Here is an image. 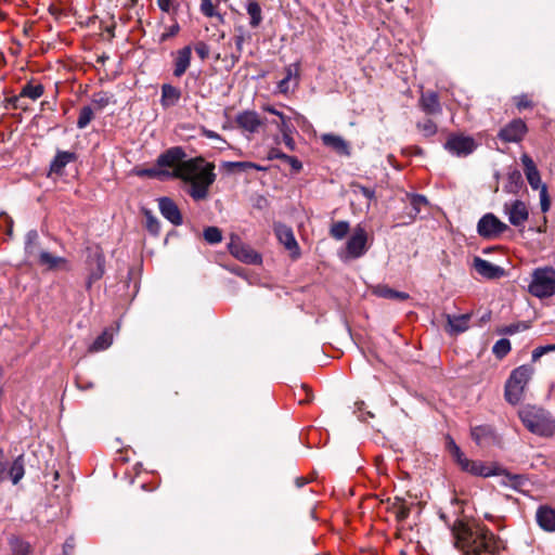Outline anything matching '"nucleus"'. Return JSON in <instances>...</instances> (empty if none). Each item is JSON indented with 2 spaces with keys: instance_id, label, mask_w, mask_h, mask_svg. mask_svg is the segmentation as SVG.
<instances>
[{
  "instance_id": "nucleus-1",
  "label": "nucleus",
  "mask_w": 555,
  "mask_h": 555,
  "mask_svg": "<svg viewBox=\"0 0 555 555\" xmlns=\"http://www.w3.org/2000/svg\"><path fill=\"white\" fill-rule=\"evenodd\" d=\"M455 546L466 555L493 554L499 548V539L485 526H467L456 520L452 527Z\"/></svg>"
},
{
  "instance_id": "nucleus-2",
  "label": "nucleus",
  "mask_w": 555,
  "mask_h": 555,
  "mask_svg": "<svg viewBox=\"0 0 555 555\" xmlns=\"http://www.w3.org/2000/svg\"><path fill=\"white\" fill-rule=\"evenodd\" d=\"M214 165L205 163L204 158L195 157L188 159L175 173L178 179L190 183L189 194L195 201L207 197L209 186L216 180Z\"/></svg>"
},
{
  "instance_id": "nucleus-3",
  "label": "nucleus",
  "mask_w": 555,
  "mask_h": 555,
  "mask_svg": "<svg viewBox=\"0 0 555 555\" xmlns=\"http://www.w3.org/2000/svg\"><path fill=\"white\" fill-rule=\"evenodd\" d=\"M533 367L524 364L512 371L505 384V399L511 404L520 402L524 391L533 375Z\"/></svg>"
},
{
  "instance_id": "nucleus-4",
  "label": "nucleus",
  "mask_w": 555,
  "mask_h": 555,
  "mask_svg": "<svg viewBox=\"0 0 555 555\" xmlns=\"http://www.w3.org/2000/svg\"><path fill=\"white\" fill-rule=\"evenodd\" d=\"M524 166L526 179L532 190H539L540 206L542 212L548 211L551 207V199L547 192V186L541 180L540 171L537 168L533 159L528 154H522L520 157Z\"/></svg>"
},
{
  "instance_id": "nucleus-5",
  "label": "nucleus",
  "mask_w": 555,
  "mask_h": 555,
  "mask_svg": "<svg viewBox=\"0 0 555 555\" xmlns=\"http://www.w3.org/2000/svg\"><path fill=\"white\" fill-rule=\"evenodd\" d=\"M528 291L538 298L553 296L555 294V270L548 267L535 269Z\"/></svg>"
},
{
  "instance_id": "nucleus-6",
  "label": "nucleus",
  "mask_w": 555,
  "mask_h": 555,
  "mask_svg": "<svg viewBox=\"0 0 555 555\" xmlns=\"http://www.w3.org/2000/svg\"><path fill=\"white\" fill-rule=\"evenodd\" d=\"M186 154L181 146H173L162 153L157 157V166L163 170L164 177L177 178L175 175L182 165L188 160Z\"/></svg>"
},
{
  "instance_id": "nucleus-7",
  "label": "nucleus",
  "mask_w": 555,
  "mask_h": 555,
  "mask_svg": "<svg viewBox=\"0 0 555 555\" xmlns=\"http://www.w3.org/2000/svg\"><path fill=\"white\" fill-rule=\"evenodd\" d=\"M506 230L508 225L492 212L483 215L477 223V233L487 240L498 238Z\"/></svg>"
},
{
  "instance_id": "nucleus-8",
  "label": "nucleus",
  "mask_w": 555,
  "mask_h": 555,
  "mask_svg": "<svg viewBox=\"0 0 555 555\" xmlns=\"http://www.w3.org/2000/svg\"><path fill=\"white\" fill-rule=\"evenodd\" d=\"M228 248L230 254L242 262L249 264L261 262V256L249 245L244 244L237 235H231Z\"/></svg>"
},
{
  "instance_id": "nucleus-9",
  "label": "nucleus",
  "mask_w": 555,
  "mask_h": 555,
  "mask_svg": "<svg viewBox=\"0 0 555 555\" xmlns=\"http://www.w3.org/2000/svg\"><path fill=\"white\" fill-rule=\"evenodd\" d=\"M477 147V143L472 137L463 134H452L444 143V149L457 157H466Z\"/></svg>"
},
{
  "instance_id": "nucleus-10",
  "label": "nucleus",
  "mask_w": 555,
  "mask_h": 555,
  "mask_svg": "<svg viewBox=\"0 0 555 555\" xmlns=\"http://www.w3.org/2000/svg\"><path fill=\"white\" fill-rule=\"evenodd\" d=\"M503 211L507 216L508 221L514 227H524L529 218L527 205L520 199L506 202Z\"/></svg>"
},
{
  "instance_id": "nucleus-11",
  "label": "nucleus",
  "mask_w": 555,
  "mask_h": 555,
  "mask_svg": "<svg viewBox=\"0 0 555 555\" xmlns=\"http://www.w3.org/2000/svg\"><path fill=\"white\" fill-rule=\"evenodd\" d=\"M367 234L365 229L358 224L347 241V254L350 258H360L366 251Z\"/></svg>"
},
{
  "instance_id": "nucleus-12",
  "label": "nucleus",
  "mask_w": 555,
  "mask_h": 555,
  "mask_svg": "<svg viewBox=\"0 0 555 555\" xmlns=\"http://www.w3.org/2000/svg\"><path fill=\"white\" fill-rule=\"evenodd\" d=\"M521 422L530 433L541 437H551L555 433L553 418H521Z\"/></svg>"
},
{
  "instance_id": "nucleus-13",
  "label": "nucleus",
  "mask_w": 555,
  "mask_h": 555,
  "mask_svg": "<svg viewBox=\"0 0 555 555\" xmlns=\"http://www.w3.org/2000/svg\"><path fill=\"white\" fill-rule=\"evenodd\" d=\"M527 132V126L521 119H514L503 127L498 137L504 142L517 143L522 140Z\"/></svg>"
},
{
  "instance_id": "nucleus-14",
  "label": "nucleus",
  "mask_w": 555,
  "mask_h": 555,
  "mask_svg": "<svg viewBox=\"0 0 555 555\" xmlns=\"http://www.w3.org/2000/svg\"><path fill=\"white\" fill-rule=\"evenodd\" d=\"M473 440L482 448L500 443V438L489 425L475 426L472 428Z\"/></svg>"
},
{
  "instance_id": "nucleus-15",
  "label": "nucleus",
  "mask_w": 555,
  "mask_h": 555,
  "mask_svg": "<svg viewBox=\"0 0 555 555\" xmlns=\"http://www.w3.org/2000/svg\"><path fill=\"white\" fill-rule=\"evenodd\" d=\"M235 120L240 128L249 133L257 132L264 125V119L255 111H244L237 114Z\"/></svg>"
},
{
  "instance_id": "nucleus-16",
  "label": "nucleus",
  "mask_w": 555,
  "mask_h": 555,
  "mask_svg": "<svg viewBox=\"0 0 555 555\" xmlns=\"http://www.w3.org/2000/svg\"><path fill=\"white\" fill-rule=\"evenodd\" d=\"M89 276L87 280V288H90L92 283L100 280L105 271V258L100 250H95L89 256Z\"/></svg>"
},
{
  "instance_id": "nucleus-17",
  "label": "nucleus",
  "mask_w": 555,
  "mask_h": 555,
  "mask_svg": "<svg viewBox=\"0 0 555 555\" xmlns=\"http://www.w3.org/2000/svg\"><path fill=\"white\" fill-rule=\"evenodd\" d=\"M473 267L481 276L489 280L500 279L505 274L504 268L493 264L480 257L474 258Z\"/></svg>"
},
{
  "instance_id": "nucleus-18",
  "label": "nucleus",
  "mask_w": 555,
  "mask_h": 555,
  "mask_svg": "<svg viewBox=\"0 0 555 555\" xmlns=\"http://www.w3.org/2000/svg\"><path fill=\"white\" fill-rule=\"evenodd\" d=\"M274 231L279 242L283 244L284 247L293 254V256H298L299 247L293 230L285 224L279 223L274 227Z\"/></svg>"
},
{
  "instance_id": "nucleus-19",
  "label": "nucleus",
  "mask_w": 555,
  "mask_h": 555,
  "mask_svg": "<svg viewBox=\"0 0 555 555\" xmlns=\"http://www.w3.org/2000/svg\"><path fill=\"white\" fill-rule=\"evenodd\" d=\"M158 207L164 218L170 221L173 225L182 224V215L176 203L169 197H162L158 201Z\"/></svg>"
},
{
  "instance_id": "nucleus-20",
  "label": "nucleus",
  "mask_w": 555,
  "mask_h": 555,
  "mask_svg": "<svg viewBox=\"0 0 555 555\" xmlns=\"http://www.w3.org/2000/svg\"><path fill=\"white\" fill-rule=\"evenodd\" d=\"M299 64H291L285 67V77L278 83L279 92L286 94L298 86Z\"/></svg>"
},
{
  "instance_id": "nucleus-21",
  "label": "nucleus",
  "mask_w": 555,
  "mask_h": 555,
  "mask_svg": "<svg viewBox=\"0 0 555 555\" xmlns=\"http://www.w3.org/2000/svg\"><path fill=\"white\" fill-rule=\"evenodd\" d=\"M446 319L448 322L447 332L450 335H459L468 330L472 314L470 313H464V314H459V315L447 314Z\"/></svg>"
},
{
  "instance_id": "nucleus-22",
  "label": "nucleus",
  "mask_w": 555,
  "mask_h": 555,
  "mask_svg": "<svg viewBox=\"0 0 555 555\" xmlns=\"http://www.w3.org/2000/svg\"><path fill=\"white\" fill-rule=\"evenodd\" d=\"M420 106L427 115H438L442 112L439 96L433 91L421 94Z\"/></svg>"
},
{
  "instance_id": "nucleus-23",
  "label": "nucleus",
  "mask_w": 555,
  "mask_h": 555,
  "mask_svg": "<svg viewBox=\"0 0 555 555\" xmlns=\"http://www.w3.org/2000/svg\"><path fill=\"white\" fill-rule=\"evenodd\" d=\"M538 525L545 531H555V509L543 505L540 506L535 514Z\"/></svg>"
},
{
  "instance_id": "nucleus-24",
  "label": "nucleus",
  "mask_w": 555,
  "mask_h": 555,
  "mask_svg": "<svg viewBox=\"0 0 555 555\" xmlns=\"http://www.w3.org/2000/svg\"><path fill=\"white\" fill-rule=\"evenodd\" d=\"M77 155L74 152L57 151L56 155L50 164V172L55 175H63L64 168L72 162H75Z\"/></svg>"
},
{
  "instance_id": "nucleus-25",
  "label": "nucleus",
  "mask_w": 555,
  "mask_h": 555,
  "mask_svg": "<svg viewBox=\"0 0 555 555\" xmlns=\"http://www.w3.org/2000/svg\"><path fill=\"white\" fill-rule=\"evenodd\" d=\"M323 144L331 147L340 155L348 156L350 154L349 144L340 135L333 133H324L321 135Z\"/></svg>"
},
{
  "instance_id": "nucleus-26",
  "label": "nucleus",
  "mask_w": 555,
  "mask_h": 555,
  "mask_svg": "<svg viewBox=\"0 0 555 555\" xmlns=\"http://www.w3.org/2000/svg\"><path fill=\"white\" fill-rule=\"evenodd\" d=\"M191 55L192 49L190 46H186L177 51L173 69V75L176 77H181L186 72L191 63Z\"/></svg>"
},
{
  "instance_id": "nucleus-27",
  "label": "nucleus",
  "mask_w": 555,
  "mask_h": 555,
  "mask_svg": "<svg viewBox=\"0 0 555 555\" xmlns=\"http://www.w3.org/2000/svg\"><path fill=\"white\" fill-rule=\"evenodd\" d=\"M38 258H39L38 259L39 263L49 270L66 268V266H67V260L65 258L54 256L46 250H41L38 254Z\"/></svg>"
},
{
  "instance_id": "nucleus-28",
  "label": "nucleus",
  "mask_w": 555,
  "mask_h": 555,
  "mask_svg": "<svg viewBox=\"0 0 555 555\" xmlns=\"http://www.w3.org/2000/svg\"><path fill=\"white\" fill-rule=\"evenodd\" d=\"M181 98V91L168 83L162 87V99L160 103L164 107L175 106Z\"/></svg>"
},
{
  "instance_id": "nucleus-29",
  "label": "nucleus",
  "mask_w": 555,
  "mask_h": 555,
  "mask_svg": "<svg viewBox=\"0 0 555 555\" xmlns=\"http://www.w3.org/2000/svg\"><path fill=\"white\" fill-rule=\"evenodd\" d=\"M43 92L44 87L41 83H33V81H29L22 88L18 96H16L13 101L17 102L22 98H28L33 101H36L42 96Z\"/></svg>"
},
{
  "instance_id": "nucleus-30",
  "label": "nucleus",
  "mask_w": 555,
  "mask_h": 555,
  "mask_svg": "<svg viewBox=\"0 0 555 555\" xmlns=\"http://www.w3.org/2000/svg\"><path fill=\"white\" fill-rule=\"evenodd\" d=\"M373 293L376 296L382 297V298L400 300V301H404L410 298V295L408 293L395 291V289L388 287L387 285H377L374 288Z\"/></svg>"
},
{
  "instance_id": "nucleus-31",
  "label": "nucleus",
  "mask_w": 555,
  "mask_h": 555,
  "mask_svg": "<svg viewBox=\"0 0 555 555\" xmlns=\"http://www.w3.org/2000/svg\"><path fill=\"white\" fill-rule=\"evenodd\" d=\"M389 511L396 516L397 520L399 521L405 520L410 515V506L403 499L399 496H396L393 501L389 504Z\"/></svg>"
},
{
  "instance_id": "nucleus-32",
  "label": "nucleus",
  "mask_w": 555,
  "mask_h": 555,
  "mask_svg": "<svg viewBox=\"0 0 555 555\" xmlns=\"http://www.w3.org/2000/svg\"><path fill=\"white\" fill-rule=\"evenodd\" d=\"M464 472L470 473L475 476H481V477H490V476H494L498 474L494 469L485 465L480 461H469V463L466 466V468L464 469Z\"/></svg>"
},
{
  "instance_id": "nucleus-33",
  "label": "nucleus",
  "mask_w": 555,
  "mask_h": 555,
  "mask_svg": "<svg viewBox=\"0 0 555 555\" xmlns=\"http://www.w3.org/2000/svg\"><path fill=\"white\" fill-rule=\"evenodd\" d=\"M113 343V335L108 331H104L99 335L89 347L90 352H98L107 349Z\"/></svg>"
},
{
  "instance_id": "nucleus-34",
  "label": "nucleus",
  "mask_w": 555,
  "mask_h": 555,
  "mask_svg": "<svg viewBox=\"0 0 555 555\" xmlns=\"http://www.w3.org/2000/svg\"><path fill=\"white\" fill-rule=\"evenodd\" d=\"M522 184H524L522 176L519 170L514 169L511 172H508L507 183L505 185V190L508 193H518V191L521 189Z\"/></svg>"
},
{
  "instance_id": "nucleus-35",
  "label": "nucleus",
  "mask_w": 555,
  "mask_h": 555,
  "mask_svg": "<svg viewBox=\"0 0 555 555\" xmlns=\"http://www.w3.org/2000/svg\"><path fill=\"white\" fill-rule=\"evenodd\" d=\"M39 234L36 230H30L25 236V253L28 257L35 256L38 253Z\"/></svg>"
},
{
  "instance_id": "nucleus-36",
  "label": "nucleus",
  "mask_w": 555,
  "mask_h": 555,
  "mask_svg": "<svg viewBox=\"0 0 555 555\" xmlns=\"http://www.w3.org/2000/svg\"><path fill=\"white\" fill-rule=\"evenodd\" d=\"M24 460L23 455L17 456L12 463L9 475L14 485H16L24 477Z\"/></svg>"
},
{
  "instance_id": "nucleus-37",
  "label": "nucleus",
  "mask_w": 555,
  "mask_h": 555,
  "mask_svg": "<svg viewBox=\"0 0 555 555\" xmlns=\"http://www.w3.org/2000/svg\"><path fill=\"white\" fill-rule=\"evenodd\" d=\"M199 1H201L199 10L203 15H205L206 17H216L219 23H221V24L224 23L223 15L220 14L216 10V7L214 5L211 0H199Z\"/></svg>"
},
{
  "instance_id": "nucleus-38",
  "label": "nucleus",
  "mask_w": 555,
  "mask_h": 555,
  "mask_svg": "<svg viewBox=\"0 0 555 555\" xmlns=\"http://www.w3.org/2000/svg\"><path fill=\"white\" fill-rule=\"evenodd\" d=\"M246 11L250 16V26L258 27L262 21L261 8L255 1H249L246 5Z\"/></svg>"
},
{
  "instance_id": "nucleus-39",
  "label": "nucleus",
  "mask_w": 555,
  "mask_h": 555,
  "mask_svg": "<svg viewBox=\"0 0 555 555\" xmlns=\"http://www.w3.org/2000/svg\"><path fill=\"white\" fill-rule=\"evenodd\" d=\"M10 546H11L13 555H29V553H30L29 543H27L18 538L10 539Z\"/></svg>"
},
{
  "instance_id": "nucleus-40",
  "label": "nucleus",
  "mask_w": 555,
  "mask_h": 555,
  "mask_svg": "<svg viewBox=\"0 0 555 555\" xmlns=\"http://www.w3.org/2000/svg\"><path fill=\"white\" fill-rule=\"evenodd\" d=\"M417 130L425 138H430L437 133V125L431 119H424L416 124Z\"/></svg>"
},
{
  "instance_id": "nucleus-41",
  "label": "nucleus",
  "mask_w": 555,
  "mask_h": 555,
  "mask_svg": "<svg viewBox=\"0 0 555 555\" xmlns=\"http://www.w3.org/2000/svg\"><path fill=\"white\" fill-rule=\"evenodd\" d=\"M348 232H349V222L348 221H337L330 229L331 236L338 241L343 240L347 235Z\"/></svg>"
},
{
  "instance_id": "nucleus-42",
  "label": "nucleus",
  "mask_w": 555,
  "mask_h": 555,
  "mask_svg": "<svg viewBox=\"0 0 555 555\" xmlns=\"http://www.w3.org/2000/svg\"><path fill=\"white\" fill-rule=\"evenodd\" d=\"M204 238L208 244H218L222 241L221 230L217 227H208L203 232Z\"/></svg>"
},
{
  "instance_id": "nucleus-43",
  "label": "nucleus",
  "mask_w": 555,
  "mask_h": 555,
  "mask_svg": "<svg viewBox=\"0 0 555 555\" xmlns=\"http://www.w3.org/2000/svg\"><path fill=\"white\" fill-rule=\"evenodd\" d=\"M93 119V109L90 106L81 107L77 119V127L85 129Z\"/></svg>"
},
{
  "instance_id": "nucleus-44",
  "label": "nucleus",
  "mask_w": 555,
  "mask_h": 555,
  "mask_svg": "<svg viewBox=\"0 0 555 555\" xmlns=\"http://www.w3.org/2000/svg\"><path fill=\"white\" fill-rule=\"evenodd\" d=\"M409 197H410V204H411L412 209L415 212V215L422 212V210L428 206V201L424 195L412 194V195H409Z\"/></svg>"
},
{
  "instance_id": "nucleus-45",
  "label": "nucleus",
  "mask_w": 555,
  "mask_h": 555,
  "mask_svg": "<svg viewBox=\"0 0 555 555\" xmlns=\"http://www.w3.org/2000/svg\"><path fill=\"white\" fill-rule=\"evenodd\" d=\"M511 351V343L506 338L499 339L492 347V352L499 358H504Z\"/></svg>"
},
{
  "instance_id": "nucleus-46",
  "label": "nucleus",
  "mask_w": 555,
  "mask_h": 555,
  "mask_svg": "<svg viewBox=\"0 0 555 555\" xmlns=\"http://www.w3.org/2000/svg\"><path fill=\"white\" fill-rule=\"evenodd\" d=\"M280 132L282 133V137H283V142L284 144L286 145V147L289 150V151H295L296 149V143L292 137V132H293V126L292 125H283L282 129L280 130Z\"/></svg>"
},
{
  "instance_id": "nucleus-47",
  "label": "nucleus",
  "mask_w": 555,
  "mask_h": 555,
  "mask_svg": "<svg viewBox=\"0 0 555 555\" xmlns=\"http://www.w3.org/2000/svg\"><path fill=\"white\" fill-rule=\"evenodd\" d=\"M112 100V95L107 92L101 91L94 93L92 96V103L96 106L98 109L105 108Z\"/></svg>"
},
{
  "instance_id": "nucleus-48",
  "label": "nucleus",
  "mask_w": 555,
  "mask_h": 555,
  "mask_svg": "<svg viewBox=\"0 0 555 555\" xmlns=\"http://www.w3.org/2000/svg\"><path fill=\"white\" fill-rule=\"evenodd\" d=\"M352 189H353L354 193L362 194L369 201L375 199V190L374 189L363 186L359 183L352 184Z\"/></svg>"
},
{
  "instance_id": "nucleus-49",
  "label": "nucleus",
  "mask_w": 555,
  "mask_h": 555,
  "mask_svg": "<svg viewBox=\"0 0 555 555\" xmlns=\"http://www.w3.org/2000/svg\"><path fill=\"white\" fill-rule=\"evenodd\" d=\"M223 166L228 169H238L241 171H246L255 167V163L251 162H225Z\"/></svg>"
},
{
  "instance_id": "nucleus-50",
  "label": "nucleus",
  "mask_w": 555,
  "mask_h": 555,
  "mask_svg": "<svg viewBox=\"0 0 555 555\" xmlns=\"http://www.w3.org/2000/svg\"><path fill=\"white\" fill-rule=\"evenodd\" d=\"M146 229L153 234L157 235L160 230L159 221L150 212H146Z\"/></svg>"
},
{
  "instance_id": "nucleus-51",
  "label": "nucleus",
  "mask_w": 555,
  "mask_h": 555,
  "mask_svg": "<svg viewBox=\"0 0 555 555\" xmlns=\"http://www.w3.org/2000/svg\"><path fill=\"white\" fill-rule=\"evenodd\" d=\"M551 351H555V345H545V346L537 347L532 351V356H531L532 361H534V362L538 361L542 356H544Z\"/></svg>"
},
{
  "instance_id": "nucleus-52",
  "label": "nucleus",
  "mask_w": 555,
  "mask_h": 555,
  "mask_svg": "<svg viewBox=\"0 0 555 555\" xmlns=\"http://www.w3.org/2000/svg\"><path fill=\"white\" fill-rule=\"evenodd\" d=\"M447 449L452 455L453 460H455L456 457H461V454L463 453L460 447L451 437H447Z\"/></svg>"
},
{
  "instance_id": "nucleus-53",
  "label": "nucleus",
  "mask_w": 555,
  "mask_h": 555,
  "mask_svg": "<svg viewBox=\"0 0 555 555\" xmlns=\"http://www.w3.org/2000/svg\"><path fill=\"white\" fill-rule=\"evenodd\" d=\"M447 449L452 455L453 460H455L456 457H461V454L463 453L460 447L451 437H447Z\"/></svg>"
},
{
  "instance_id": "nucleus-54",
  "label": "nucleus",
  "mask_w": 555,
  "mask_h": 555,
  "mask_svg": "<svg viewBox=\"0 0 555 555\" xmlns=\"http://www.w3.org/2000/svg\"><path fill=\"white\" fill-rule=\"evenodd\" d=\"M447 449L452 455L453 460H455L456 457H461V454L463 453L460 447L451 437H447Z\"/></svg>"
},
{
  "instance_id": "nucleus-55",
  "label": "nucleus",
  "mask_w": 555,
  "mask_h": 555,
  "mask_svg": "<svg viewBox=\"0 0 555 555\" xmlns=\"http://www.w3.org/2000/svg\"><path fill=\"white\" fill-rule=\"evenodd\" d=\"M195 52L201 57V60H206L209 55V47L207 43L199 41L195 44Z\"/></svg>"
},
{
  "instance_id": "nucleus-56",
  "label": "nucleus",
  "mask_w": 555,
  "mask_h": 555,
  "mask_svg": "<svg viewBox=\"0 0 555 555\" xmlns=\"http://www.w3.org/2000/svg\"><path fill=\"white\" fill-rule=\"evenodd\" d=\"M140 176H147V177H151V178H159V179H166L164 177V172L163 170L159 168H147V169H143L139 172Z\"/></svg>"
},
{
  "instance_id": "nucleus-57",
  "label": "nucleus",
  "mask_w": 555,
  "mask_h": 555,
  "mask_svg": "<svg viewBox=\"0 0 555 555\" xmlns=\"http://www.w3.org/2000/svg\"><path fill=\"white\" fill-rule=\"evenodd\" d=\"M515 104L518 109L529 108L532 106V102L526 94H521L515 98Z\"/></svg>"
},
{
  "instance_id": "nucleus-58",
  "label": "nucleus",
  "mask_w": 555,
  "mask_h": 555,
  "mask_svg": "<svg viewBox=\"0 0 555 555\" xmlns=\"http://www.w3.org/2000/svg\"><path fill=\"white\" fill-rule=\"evenodd\" d=\"M237 30H238V34L235 35L234 41H235V47H236L237 53L240 55L243 51V44L245 42V34H244V30L242 27H240Z\"/></svg>"
},
{
  "instance_id": "nucleus-59",
  "label": "nucleus",
  "mask_w": 555,
  "mask_h": 555,
  "mask_svg": "<svg viewBox=\"0 0 555 555\" xmlns=\"http://www.w3.org/2000/svg\"><path fill=\"white\" fill-rule=\"evenodd\" d=\"M180 30L179 24L175 23L170 27L167 28V30L162 35L160 39L162 41H165L173 36H176Z\"/></svg>"
},
{
  "instance_id": "nucleus-60",
  "label": "nucleus",
  "mask_w": 555,
  "mask_h": 555,
  "mask_svg": "<svg viewBox=\"0 0 555 555\" xmlns=\"http://www.w3.org/2000/svg\"><path fill=\"white\" fill-rule=\"evenodd\" d=\"M287 154L281 152L279 149H271L268 153V159H282L285 162Z\"/></svg>"
},
{
  "instance_id": "nucleus-61",
  "label": "nucleus",
  "mask_w": 555,
  "mask_h": 555,
  "mask_svg": "<svg viewBox=\"0 0 555 555\" xmlns=\"http://www.w3.org/2000/svg\"><path fill=\"white\" fill-rule=\"evenodd\" d=\"M274 115L279 117L280 121H272V124H274L279 130L282 129L284 124L291 125L289 118H287L282 112L276 109V113Z\"/></svg>"
},
{
  "instance_id": "nucleus-62",
  "label": "nucleus",
  "mask_w": 555,
  "mask_h": 555,
  "mask_svg": "<svg viewBox=\"0 0 555 555\" xmlns=\"http://www.w3.org/2000/svg\"><path fill=\"white\" fill-rule=\"evenodd\" d=\"M274 115L279 117L280 121H272V124H274L279 130L282 129L284 124L291 125L289 118H287L282 112L276 109V113Z\"/></svg>"
},
{
  "instance_id": "nucleus-63",
  "label": "nucleus",
  "mask_w": 555,
  "mask_h": 555,
  "mask_svg": "<svg viewBox=\"0 0 555 555\" xmlns=\"http://www.w3.org/2000/svg\"><path fill=\"white\" fill-rule=\"evenodd\" d=\"M274 115L279 117L280 121H272V124H274L279 130L282 129L284 124L291 125L289 118H287L282 112L276 109V113Z\"/></svg>"
},
{
  "instance_id": "nucleus-64",
  "label": "nucleus",
  "mask_w": 555,
  "mask_h": 555,
  "mask_svg": "<svg viewBox=\"0 0 555 555\" xmlns=\"http://www.w3.org/2000/svg\"><path fill=\"white\" fill-rule=\"evenodd\" d=\"M285 163H287L295 171H299L302 168L301 162L294 156L287 155Z\"/></svg>"
}]
</instances>
